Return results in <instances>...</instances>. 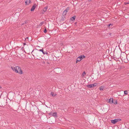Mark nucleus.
Wrapping results in <instances>:
<instances>
[{
    "label": "nucleus",
    "mask_w": 129,
    "mask_h": 129,
    "mask_svg": "<svg viewBox=\"0 0 129 129\" xmlns=\"http://www.w3.org/2000/svg\"><path fill=\"white\" fill-rule=\"evenodd\" d=\"M11 69L16 73H18L20 74H22L23 73L22 70L18 66H16L15 67L12 66Z\"/></svg>",
    "instance_id": "nucleus-1"
},
{
    "label": "nucleus",
    "mask_w": 129,
    "mask_h": 129,
    "mask_svg": "<svg viewBox=\"0 0 129 129\" xmlns=\"http://www.w3.org/2000/svg\"><path fill=\"white\" fill-rule=\"evenodd\" d=\"M32 55L34 56H35L36 59H39V58L37 57H40V56L39 52L38 51L37 49H35L33 50L31 53Z\"/></svg>",
    "instance_id": "nucleus-2"
},
{
    "label": "nucleus",
    "mask_w": 129,
    "mask_h": 129,
    "mask_svg": "<svg viewBox=\"0 0 129 129\" xmlns=\"http://www.w3.org/2000/svg\"><path fill=\"white\" fill-rule=\"evenodd\" d=\"M121 53L120 51H117L115 53L114 52L113 57L114 59L116 60L119 58L121 56Z\"/></svg>",
    "instance_id": "nucleus-3"
},
{
    "label": "nucleus",
    "mask_w": 129,
    "mask_h": 129,
    "mask_svg": "<svg viewBox=\"0 0 129 129\" xmlns=\"http://www.w3.org/2000/svg\"><path fill=\"white\" fill-rule=\"evenodd\" d=\"M121 59L122 60L127 61V55L125 53L123 52L121 54Z\"/></svg>",
    "instance_id": "nucleus-4"
},
{
    "label": "nucleus",
    "mask_w": 129,
    "mask_h": 129,
    "mask_svg": "<svg viewBox=\"0 0 129 129\" xmlns=\"http://www.w3.org/2000/svg\"><path fill=\"white\" fill-rule=\"evenodd\" d=\"M121 120V119L120 118H117L115 119L114 120H111V122L113 124H115L117 122Z\"/></svg>",
    "instance_id": "nucleus-5"
},
{
    "label": "nucleus",
    "mask_w": 129,
    "mask_h": 129,
    "mask_svg": "<svg viewBox=\"0 0 129 129\" xmlns=\"http://www.w3.org/2000/svg\"><path fill=\"white\" fill-rule=\"evenodd\" d=\"M47 9V6H46V7H45L43 9V10L41 11L40 12L41 14H44V13L46 11Z\"/></svg>",
    "instance_id": "nucleus-6"
},
{
    "label": "nucleus",
    "mask_w": 129,
    "mask_h": 129,
    "mask_svg": "<svg viewBox=\"0 0 129 129\" xmlns=\"http://www.w3.org/2000/svg\"><path fill=\"white\" fill-rule=\"evenodd\" d=\"M57 113L56 112H51L49 113V114L50 115H51V116H53L55 117H56L57 116Z\"/></svg>",
    "instance_id": "nucleus-7"
},
{
    "label": "nucleus",
    "mask_w": 129,
    "mask_h": 129,
    "mask_svg": "<svg viewBox=\"0 0 129 129\" xmlns=\"http://www.w3.org/2000/svg\"><path fill=\"white\" fill-rule=\"evenodd\" d=\"M69 10V7L67 8L66 10L63 11V15L64 14L65 15H66L68 11Z\"/></svg>",
    "instance_id": "nucleus-8"
},
{
    "label": "nucleus",
    "mask_w": 129,
    "mask_h": 129,
    "mask_svg": "<svg viewBox=\"0 0 129 129\" xmlns=\"http://www.w3.org/2000/svg\"><path fill=\"white\" fill-rule=\"evenodd\" d=\"M81 57L80 56H79L77 58L76 61V63H77L78 62L81 61L82 60L81 58Z\"/></svg>",
    "instance_id": "nucleus-9"
},
{
    "label": "nucleus",
    "mask_w": 129,
    "mask_h": 129,
    "mask_svg": "<svg viewBox=\"0 0 129 129\" xmlns=\"http://www.w3.org/2000/svg\"><path fill=\"white\" fill-rule=\"evenodd\" d=\"M36 7V4H34V5H33L30 11H34L35 8Z\"/></svg>",
    "instance_id": "nucleus-10"
},
{
    "label": "nucleus",
    "mask_w": 129,
    "mask_h": 129,
    "mask_svg": "<svg viewBox=\"0 0 129 129\" xmlns=\"http://www.w3.org/2000/svg\"><path fill=\"white\" fill-rule=\"evenodd\" d=\"M108 103H113V99L112 98H110L109 100Z\"/></svg>",
    "instance_id": "nucleus-11"
},
{
    "label": "nucleus",
    "mask_w": 129,
    "mask_h": 129,
    "mask_svg": "<svg viewBox=\"0 0 129 129\" xmlns=\"http://www.w3.org/2000/svg\"><path fill=\"white\" fill-rule=\"evenodd\" d=\"M30 0H26L25 2V5H28L30 3Z\"/></svg>",
    "instance_id": "nucleus-12"
},
{
    "label": "nucleus",
    "mask_w": 129,
    "mask_h": 129,
    "mask_svg": "<svg viewBox=\"0 0 129 129\" xmlns=\"http://www.w3.org/2000/svg\"><path fill=\"white\" fill-rule=\"evenodd\" d=\"M86 86L89 88H91L93 87L92 84H88L86 85Z\"/></svg>",
    "instance_id": "nucleus-13"
},
{
    "label": "nucleus",
    "mask_w": 129,
    "mask_h": 129,
    "mask_svg": "<svg viewBox=\"0 0 129 129\" xmlns=\"http://www.w3.org/2000/svg\"><path fill=\"white\" fill-rule=\"evenodd\" d=\"M63 15V16L62 17L61 20L62 21H64L66 19L65 16L66 15H65L64 14Z\"/></svg>",
    "instance_id": "nucleus-14"
},
{
    "label": "nucleus",
    "mask_w": 129,
    "mask_h": 129,
    "mask_svg": "<svg viewBox=\"0 0 129 129\" xmlns=\"http://www.w3.org/2000/svg\"><path fill=\"white\" fill-rule=\"evenodd\" d=\"M50 94L52 95L53 96H54L56 95V94L54 93V92H52Z\"/></svg>",
    "instance_id": "nucleus-15"
},
{
    "label": "nucleus",
    "mask_w": 129,
    "mask_h": 129,
    "mask_svg": "<svg viewBox=\"0 0 129 129\" xmlns=\"http://www.w3.org/2000/svg\"><path fill=\"white\" fill-rule=\"evenodd\" d=\"M76 17V16H74L71 18V19L72 21L74 20L75 19Z\"/></svg>",
    "instance_id": "nucleus-16"
},
{
    "label": "nucleus",
    "mask_w": 129,
    "mask_h": 129,
    "mask_svg": "<svg viewBox=\"0 0 129 129\" xmlns=\"http://www.w3.org/2000/svg\"><path fill=\"white\" fill-rule=\"evenodd\" d=\"M38 51H41V52H42V53H43H43L44 52V49H43V48H42V49H38Z\"/></svg>",
    "instance_id": "nucleus-17"
},
{
    "label": "nucleus",
    "mask_w": 129,
    "mask_h": 129,
    "mask_svg": "<svg viewBox=\"0 0 129 129\" xmlns=\"http://www.w3.org/2000/svg\"><path fill=\"white\" fill-rule=\"evenodd\" d=\"M93 87L94 86H96L98 85V83H95L93 84H92Z\"/></svg>",
    "instance_id": "nucleus-18"
},
{
    "label": "nucleus",
    "mask_w": 129,
    "mask_h": 129,
    "mask_svg": "<svg viewBox=\"0 0 129 129\" xmlns=\"http://www.w3.org/2000/svg\"><path fill=\"white\" fill-rule=\"evenodd\" d=\"M99 88L100 90H103L104 89V87L101 86Z\"/></svg>",
    "instance_id": "nucleus-19"
},
{
    "label": "nucleus",
    "mask_w": 129,
    "mask_h": 129,
    "mask_svg": "<svg viewBox=\"0 0 129 129\" xmlns=\"http://www.w3.org/2000/svg\"><path fill=\"white\" fill-rule=\"evenodd\" d=\"M112 24H109L108 25V27L109 28H111L112 27Z\"/></svg>",
    "instance_id": "nucleus-20"
},
{
    "label": "nucleus",
    "mask_w": 129,
    "mask_h": 129,
    "mask_svg": "<svg viewBox=\"0 0 129 129\" xmlns=\"http://www.w3.org/2000/svg\"><path fill=\"white\" fill-rule=\"evenodd\" d=\"M117 101L116 100H113V103H114L115 104H117Z\"/></svg>",
    "instance_id": "nucleus-21"
},
{
    "label": "nucleus",
    "mask_w": 129,
    "mask_h": 129,
    "mask_svg": "<svg viewBox=\"0 0 129 129\" xmlns=\"http://www.w3.org/2000/svg\"><path fill=\"white\" fill-rule=\"evenodd\" d=\"M107 35L109 36V37H111V33L109 32L107 33Z\"/></svg>",
    "instance_id": "nucleus-22"
},
{
    "label": "nucleus",
    "mask_w": 129,
    "mask_h": 129,
    "mask_svg": "<svg viewBox=\"0 0 129 129\" xmlns=\"http://www.w3.org/2000/svg\"><path fill=\"white\" fill-rule=\"evenodd\" d=\"M28 20H26L24 21V23L22 24V25H23L24 24H26V23H27L28 22Z\"/></svg>",
    "instance_id": "nucleus-23"
},
{
    "label": "nucleus",
    "mask_w": 129,
    "mask_h": 129,
    "mask_svg": "<svg viewBox=\"0 0 129 129\" xmlns=\"http://www.w3.org/2000/svg\"><path fill=\"white\" fill-rule=\"evenodd\" d=\"M80 56L81 57V59H82L83 58H84L85 57V56L84 55H83L82 56Z\"/></svg>",
    "instance_id": "nucleus-24"
},
{
    "label": "nucleus",
    "mask_w": 129,
    "mask_h": 129,
    "mask_svg": "<svg viewBox=\"0 0 129 129\" xmlns=\"http://www.w3.org/2000/svg\"><path fill=\"white\" fill-rule=\"evenodd\" d=\"M44 54H46L47 55H48V52H46L45 51H44L43 53Z\"/></svg>",
    "instance_id": "nucleus-25"
},
{
    "label": "nucleus",
    "mask_w": 129,
    "mask_h": 129,
    "mask_svg": "<svg viewBox=\"0 0 129 129\" xmlns=\"http://www.w3.org/2000/svg\"><path fill=\"white\" fill-rule=\"evenodd\" d=\"M86 74V73L85 71H84L82 74V76H84Z\"/></svg>",
    "instance_id": "nucleus-26"
},
{
    "label": "nucleus",
    "mask_w": 129,
    "mask_h": 129,
    "mask_svg": "<svg viewBox=\"0 0 129 129\" xmlns=\"http://www.w3.org/2000/svg\"><path fill=\"white\" fill-rule=\"evenodd\" d=\"M124 94L125 95H126L127 93V90L124 91Z\"/></svg>",
    "instance_id": "nucleus-27"
},
{
    "label": "nucleus",
    "mask_w": 129,
    "mask_h": 129,
    "mask_svg": "<svg viewBox=\"0 0 129 129\" xmlns=\"http://www.w3.org/2000/svg\"><path fill=\"white\" fill-rule=\"evenodd\" d=\"M129 62V53L127 54V61Z\"/></svg>",
    "instance_id": "nucleus-28"
},
{
    "label": "nucleus",
    "mask_w": 129,
    "mask_h": 129,
    "mask_svg": "<svg viewBox=\"0 0 129 129\" xmlns=\"http://www.w3.org/2000/svg\"><path fill=\"white\" fill-rule=\"evenodd\" d=\"M44 23V22H42L40 24V26H42Z\"/></svg>",
    "instance_id": "nucleus-29"
},
{
    "label": "nucleus",
    "mask_w": 129,
    "mask_h": 129,
    "mask_svg": "<svg viewBox=\"0 0 129 129\" xmlns=\"http://www.w3.org/2000/svg\"><path fill=\"white\" fill-rule=\"evenodd\" d=\"M44 32L45 33H47V31L46 29V28H45L44 30Z\"/></svg>",
    "instance_id": "nucleus-30"
},
{
    "label": "nucleus",
    "mask_w": 129,
    "mask_h": 129,
    "mask_svg": "<svg viewBox=\"0 0 129 129\" xmlns=\"http://www.w3.org/2000/svg\"><path fill=\"white\" fill-rule=\"evenodd\" d=\"M73 112L74 113H76V110L75 109V110H74Z\"/></svg>",
    "instance_id": "nucleus-31"
},
{
    "label": "nucleus",
    "mask_w": 129,
    "mask_h": 129,
    "mask_svg": "<svg viewBox=\"0 0 129 129\" xmlns=\"http://www.w3.org/2000/svg\"><path fill=\"white\" fill-rule=\"evenodd\" d=\"M129 4V3L128 2H126V3H125L124 4L125 5H126L127 4Z\"/></svg>",
    "instance_id": "nucleus-32"
},
{
    "label": "nucleus",
    "mask_w": 129,
    "mask_h": 129,
    "mask_svg": "<svg viewBox=\"0 0 129 129\" xmlns=\"http://www.w3.org/2000/svg\"><path fill=\"white\" fill-rule=\"evenodd\" d=\"M23 45L24 46L25 45H26V44L25 43H23Z\"/></svg>",
    "instance_id": "nucleus-33"
},
{
    "label": "nucleus",
    "mask_w": 129,
    "mask_h": 129,
    "mask_svg": "<svg viewBox=\"0 0 129 129\" xmlns=\"http://www.w3.org/2000/svg\"><path fill=\"white\" fill-rule=\"evenodd\" d=\"M28 39V38L27 37V38H25V40H26V39Z\"/></svg>",
    "instance_id": "nucleus-34"
},
{
    "label": "nucleus",
    "mask_w": 129,
    "mask_h": 129,
    "mask_svg": "<svg viewBox=\"0 0 129 129\" xmlns=\"http://www.w3.org/2000/svg\"><path fill=\"white\" fill-rule=\"evenodd\" d=\"M92 0H88V1H91Z\"/></svg>",
    "instance_id": "nucleus-35"
}]
</instances>
